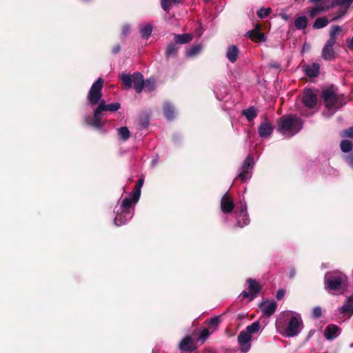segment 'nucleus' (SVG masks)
Returning <instances> with one entry per match:
<instances>
[{
	"label": "nucleus",
	"mask_w": 353,
	"mask_h": 353,
	"mask_svg": "<svg viewBox=\"0 0 353 353\" xmlns=\"http://www.w3.org/2000/svg\"><path fill=\"white\" fill-rule=\"evenodd\" d=\"M103 87V79L99 77L92 85L88 91L87 99L92 105L99 104L97 109L103 114V112H116L121 108L118 102L106 104L104 99H102V89Z\"/></svg>",
	"instance_id": "nucleus-1"
},
{
	"label": "nucleus",
	"mask_w": 353,
	"mask_h": 353,
	"mask_svg": "<svg viewBox=\"0 0 353 353\" xmlns=\"http://www.w3.org/2000/svg\"><path fill=\"white\" fill-rule=\"evenodd\" d=\"M349 286L347 275L339 270L327 272L324 276L325 290L334 294H343Z\"/></svg>",
	"instance_id": "nucleus-2"
},
{
	"label": "nucleus",
	"mask_w": 353,
	"mask_h": 353,
	"mask_svg": "<svg viewBox=\"0 0 353 353\" xmlns=\"http://www.w3.org/2000/svg\"><path fill=\"white\" fill-rule=\"evenodd\" d=\"M321 99L325 108L329 110H337L342 108L347 102L344 94L339 93L338 88L334 85L323 88L321 91Z\"/></svg>",
	"instance_id": "nucleus-3"
},
{
	"label": "nucleus",
	"mask_w": 353,
	"mask_h": 353,
	"mask_svg": "<svg viewBox=\"0 0 353 353\" xmlns=\"http://www.w3.org/2000/svg\"><path fill=\"white\" fill-rule=\"evenodd\" d=\"M119 78L123 89H130L133 84L137 93H141L144 88V84H145L143 75L139 72H134L132 74L122 73Z\"/></svg>",
	"instance_id": "nucleus-4"
},
{
	"label": "nucleus",
	"mask_w": 353,
	"mask_h": 353,
	"mask_svg": "<svg viewBox=\"0 0 353 353\" xmlns=\"http://www.w3.org/2000/svg\"><path fill=\"white\" fill-rule=\"evenodd\" d=\"M302 127V121L297 117L292 114L284 115L279 118L278 131L281 133L291 132L292 134H296Z\"/></svg>",
	"instance_id": "nucleus-5"
},
{
	"label": "nucleus",
	"mask_w": 353,
	"mask_h": 353,
	"mask_svg": "<svg viewBox=\"0 0 353 353\" xmlns=\"http://www.w3.org/2000/svg\"><path fill=\"white\" fill-rule=\"evenodd\" d=\"M353 0H333L330 6H326L327 9H330L336 6H340L339 10L330 15L332 16V21H336L346 14Z\"/></svg>",
	"instance_id": "nucleus-6"
},
{
	"label": "nucleus",
	"mask_w": 353,
	"mask_h": 353,
	"mask_svg": "<svg viewBox=\"0 0 353 353\" xmlns=\"http://www.w3.org/2000/svg\"><path fill=\"white\" fill-rule=\"evenodd\" d=\"M254 164V162L253 157L252 155H248L243 161L241 167V172L236 176V179H240L242 183H244L248 179H250Z\"/></svg>",
	"instance_id": "nucleus-7"
},
{
	"label": "nucleus",
	"mask_w": 353,
	"mask_h": 353,
	"mask_svg": "<svg viewBox=\"0 0 353 353\" xmlns=\"http://www.w3.org/2000/svg\"><path fill=\"white\" fill-rule=\"evenodd\" d=\"M248 292L243 291L241 294L243 299H250V301H252L256 295L261 291L262 286L260 285L258 281L254 279L249 278L247 280Z\"/></svg>",
	"instance_id": "nucleus-8"
},
{
	"label": "nucleus",
	"mask_w": 353,
	"mask_h": 353,
	"mask_svg": "<svg viewBox=\"0 0 353 353\" xmlns=\"http://www.w3.org/2000/svg\"><path fill=\"white\" fill-rule=\"evenodd\" d=\"M302 321L299 316H292L285 329L286 336L293 337L298 335L300 332L299 327Z\"/></svg>",
	"instance_id": "nucleus-9"
},
{
	"label": "nucleus",
	"mask_w": 353,
	"mask_h": 353,
	"mask_svg": "<svg viewBox=\"0 0 353 353\" xmlns=\"http://www.w3.org/2000/svg\"><path fill=\"white\" fill-rule=\"evenodd\" d=\"M302 101L306 108L312 109L317 104V96L312 89H305L303 93Z\"/></svg>",
	"instance_id": "nucleus-10"
},
{
	"label": "nucleus",
	"mask_w": 353,
	"mask_h": 353,
	"mask_svg": "<svg viewBox=\"0 0 353 353\" xmlns=\"http://www.w3.org/2000/svg\"><path fill=\"white\" fill-rule=\"evenodd\" d=\"M102 114L97 108L94 110L93 117H88L85 119V123L96 128V129H101L103 126V123L101 121Z\"/></svg>",
	"instance_id": "nucleus-11"
},
{
	"label": "nucleus",
	"mask_w": 353,
	"mask_h": 353,
	"mask_svg": "<svg viewBox=\"0 0 353 353\" xmlns=\"http://www.w3.org/2000/svg\"><path fill=\"white\" fill-rule=\"evenodd\" d=\"M273 126L268 121V119L264 116V121H263L259 126L258 132L261 137L267 138L271 135L273 132Z\"/></svg>",
	"instance_id": "nucleus-12"
},
{
	"label": "nucleus",
	"mask_w": 353,
	"mask_h": 353,
	"mask_svg": "<svg viewBox=\"0 0 353 353\" xmlns=\"http://www.w3.org/2000/svg\"><path fill=\"white\" fill-rule=\"evenodd\" d=\"M259 307L261 309L263 315L270 317L276 312L277 304L275 301L269 302L266 301L260 303Z\"/></svg>",
	"instance_id": "nucleus-13"
},
{
	"label": "nucleus",
	"mask_w": 353,
	"mask_h": 353,
	"mask_svg": "<svg viewBox=\"0 0 353 353\" xmlns=\"http://www.w3.org/2000/svg\"><path fill=\"white\" fill-rule=\"evenodd\" d=\"M234 208V203L232 199V197L225 194L221 200V209L225 214H229L233 211Z\"/></svg>",
	"instance_id": "nucleus-14"
},
{
	"label": "nucleus",
	"mask_w": 353,
	"mask_h": 353,
	"mask_svg": "<svg viewBox=\"0 0 353 353\" xmlns=\"http://www.w3.org/2000/svg\"><path fill=\"white\" fill-rule=\"evenodd\" d=\"M342 31L339 26H332L329 31V39L326 41L325 46L333 48L336 43V37Z\"/></svg>",
	"instance_id": "nucleus-15"
},
{
	"label": "nucleus",
	"mask_w": 353,
	"mask_h": 353,
	"mask_svg": "<svg viewBox=\"0 0 353 353\" xmlns=\"http://www.w3.org/2000/svg\"><path fill=\"white\" fill-rule=\"evenodd\" d=\"M179 349L182 352H193L196 349V346L193 345V339L190 336H186L179 343Z\"/></svg>",
	"instance_id": "nucleus-16"
},
{
	"label": "nucleus",
	"mask_w": 353,
	"mask_h": 353,
	"mask_svg": "<svg viewBox=\"0 0 353 353\" xmlns=\"http://www.w3.org/2000/svg\"><path fill=\"white\" fill-rule=\"evenodd\" d=\"M340 328L334 324L328 325L324 331V335L327 340H333L339 336Z\"/></svg>",
	"instance_id": "nucleus-17"
},
{
	"label": "nucleus",
	"mask_w": 353,
	"mask_h": 353,
	"mask_svg": "<svg viewBox=\"0 0 353 353\" xmlns=\"http://www.w3.org/2000/svg\"><path fill=\"white\" fill-rule=\"evenodd\" d=\"M320 65L319 63H312L303 66V71L309 77H316L319 74Z\"/></svg>",
	"instance_id": "nucleus-18"
},
{
	"label": "nucleus",
	"mask_w": 353,
	"mask_h": 353,
	"mask_svg": "<svg viewBox=\"0 0 353 353\" xmlns=\"http://www.w3.org/2000/svg\"><path fill=\"white\" fill-rule=\"evenodd\" d=\"M132 217V214L121 211L118 212L114 218V224L117 226L125 224L129 219Z\"/></svg>",
	"instance_id": "nucleus-19"
},
{
	"label": "nucleus",
	"mask_w": 353,
	"mask_h": 353,
	"mask_svg": "<svg viewBox=\"0 0 353 353\" xmlns=\"http://www.w3.org/2000/svg\"><path fill=\"white\" fill-rule=\"evenodd\" d=\"M239 53V50L236 46H229L226 53V57L231 63H234L238 59Z\"/></svg>",
	"instance_id": "nucleus-20"
},
{
	"label": "nucleus",
	"mask_w": 353,
	"mask_h": 353,
	"mask_svg": "<svg viewBox=\"0 0 353 353\" xmlns=\"http://www.w3.org/2000/svg\"><path fill=\"white\" fill-rule=\"evenodd\" d=\"M341 313L348 314L349 316L353 314V295L349 296L344 305L339 309Z\"/></svg>",
	"instance_id": "nucleus-21"
},
{
	"label": "nucleus",
	"mask_w": 353,
	"mask_h": 353,
	"mask_svg": "<svg viewBox=\"0 0 353 353\" xmlns=\"http://www.w3.org/2000/svg\"><path fill=\"white\" fill-rule=\"evenodd\" d=\"M134 203L132 201V197H125L123 199L121 205L120 206V210L125 212H127L130 214H132V210L134 211L132 208V204Z\"/></svg>",
	"instance_id": "nucleus-22"
},
{
	"label": "nucleus",
	"mask_w": 353,
	"mask_h": 353,
	"mask_svg": "<svg viewBox=\"0 0 353 353\" xmlns=\"http://www.w3.org/2000/svg\"><path fill=\"white\" fill-rule=\"evenodd\" d=\"M321 57L324 60L327 61L334 60L336 57L334 48L324 46L322 49Z\"/></svg>",
	"instance_id": "nucleus-23"
},
{
	"label": "nucleus",
	"mask_w": 353,
	"mask_h": 353,
	"mask_svg": "<svg viewBox=\"0 0 353 353\" xmlns=\"http://www.w3.org/2000/svg\"><path fill=\"white\" fill-rule=\"evenodd\" d=\"M192 39V34L184 33L181 34H174V41L176 44H185L190 42Z\"/></svg>",
	"instance_id": "nucleus-24"
},
{
	"label": "nucleus",
	"mask_w": 353,
	"mask_h": 353,
	"mask_svg": "<svg viewBox=\"0 0 353 353\" xmlns=\"http://www.w3.org/2000/svg\"><path fill=\"white\" fill-rule=\"evenodd\" d=\"M179 50L178 45L174 43H170L168 45L165 50V56L167 59L175 57L177 56Z\"/></svg>",
	"instance_id": "nucleus-25"
},
{
	"label": "nucleus",
	"mask_w": 353,
	"mask_h": 353,
	"mask_svg": "<svg viewBox=\"0 0 353 353\" xmlns=\"http://www.w3.org/2000/svg\"><path fill=\"white\" fill-rule=\"evenodd\" d=\"M163 111L167 119L171 120L174 117V108L169 102L164 103Z\"/></svg>",
	"instance_id": "nucleus-26"
},
{
	"label": "nucleus",
	"mask_w": 353,
	"mask_h": 353,
	"mask_svg": "<svg viewBox=\"0 0 353 353\" xmlns=\"http://www.w3.org/2000/svg\"><path fill=\"white\" fill-rule=\"evenodd\" d=\"M242 114L246 117L248 121H252L258 115V110L254 106H251L242 111Z\"/></svg>",
	"instance_id": "nucleus-27"
},
{
	"label": "nucleus",
	"mask_w": 353,
	"mask_h": 353,
	"mask_svg": "<svg viewBox=\"0 0 353 353\" xmlns=\"http://www.w3.org/2000/svg\"><path fill=\"white\" fill-rule=\"evenodd\" d=\"M246 35L252 41L261 42L265 41L266 38L265 34L261 32L248 31Z\"/></svg>",
	"instance_id": "nucleus-28"
},
{
	"label": "nucleus",
	"mask_w": 353,
	"mask_h": 353,
	"mask_svg": "<svg viewBox=\"0 0 353 353\" xmlns=\"http://www.w3.org/2000/svg\"><path fill=\"white\" fill-rule=\"evenodd\" d=\"M252 339V336L245 330H242L238 336V342L242 347L248 343Z\"/></svg>",
	"instance_id": "nucleus-29"
},
{
	"label": "nucleus",
	"mask_w": 353,
	"mask_h": 353,
	"mask_svg": "<svg viewBox=\"0 0 353 353\" xmlns=\"http://www.w3.org/2000/svg\"><path fill=\"white\" fill-rule=\"evenodd\" d=\"M308 23L307 18L305 16H301L294 20V26L298 30H304Z\"/></svg>",
	"instance_id": "nucleus-30"
},
{
	"label": "nucleus",
	"mask_w": 353,
	"mask_h": 353,
	"mask_svg": "<svg viewBox=\"0 0 353 353\" xmlns=\"http://www.w3.org/2000/svg\"><path fill=\"white\" fill-rule=\"evenodd\" d=\"M328 23L329 21L326 17H319L314 21L312 27L314 29L323 28L327 26Z\"/></svg>",
	"instance_id": "nucleus-31"
},
{
	"label": "nucleus",
	"mask_w": 353,
	"mask_h": 353,
	"mask_svg": "<svg viewBox=\"0 0 353 353\" xmlns=\"http://www.w3.org/2000/svg\"><path fill=\"white\" fill-rule=\"evenodd\" d=\"M340 148L343 152H351L353 148V143L351 141L347 139H343L341 141Z\"/></svg>",
	"instance_id": "nucleus-32"
},
{
	"label": "nucleus",
	"mask_w": 353,
	"mask_h": 353,
	"mask_svg": "<svg viewBox=\"0 0 353 353\" xmlns=\"http://www.w3.org/2000/svg\"><path fill=\"white\" fill-rule=\"evenodd\" d=\"M221 321V316H216L213 318H211L208 321V328H209L210 330H213V332H214L217 329Z\"/></svg>",
	"instance_id": "nucleus-33"
},
{
	"label": "nucleus",
	"mask_w": 353,
	"mask_h": 353,
	"mask_svg": "<svg viewBox=\"0 0 353 353\" xmlns=\"http://www.w3.org/2000/svg\"><path fill=\"white\" fill-rule=\"evenodd\" d=\"M201 50H202L201 45L199 44V45L193 46L187 50L186 56L188 57H194V56L197 55L201 51Z\"/></svg>",
	"instance_id": "nucleus-34"
},
{
	"label": "nucleus",
	"mask_w": 353,
	"mask_h": 353,
	"mask_svg": "<svg viewBox=\"0 0 353 353\" xmlns=\"http://www.w3.org/2000/svg\"><path fill=\"white\" fill-rule=\"evenodd\" d=\"M213 330H210L209 328H203L200 333L199 336L197 339V341L201 343H203L209 337V336L212 334Z\"/></svg>",
	"instance_id": "nucleus-35"
},
{
	"label": "nucleus",
	"mask_w": 353,
	"mask_h": 353,
	"mask_svg": "<svg viewBox=\"0 0 353 353\" xmlns=\"http://www.w3.org/2000/svg\"><path fill=\"white\" fill-rule=\"evenodd\" d=\"M152 31V26L151 24H147L140 29V34L143 39H147L151 34Z\"/></svg>",
	"instance_id": "nucleus-36"
},
{
	"label": "nucleus",
	"mask_w": 353,
	"mask_h": 353,
	"mask_svg": "<svg viewBox=\"0 0 353 353\" xmlns=\"http://www.w3.org/2000/svg\"><path fill=\"white\" fill-rule=\"evenodd\" d=\"M118 134L123 141H127L130 137V132L127 127H121L119 128Z\"/></svg>",
	"instance_id": "nucleus-37"
},
{
	"label": "nucleus",
	"mask_w": 353,
	"mask_h": 353,
	"mask_svg": "<svg viewBox=\"0 0 353 353\" xmlns=\"http://www.w3.org/2000/svg\"><path fill=\"white\" fill-rule=\"evenodd\" d=\"M260 330V323L257 321L253 322L251 325L246 327L245 330L252 336V334L256 333Z\"/></svg>",
	"instance_id": "nucleus-38"
},
{
	"label": "nucleus",
	"mask_w": 353,
	"mask_h": 353,
	"mask_svg": "<svg viewBox=\"0 0 353 353\" xmlns=\"http://www.w3.org/2000/svg\"><path fill=\"white\" fill-rule=\"evenodd\" d=\"M145 84H144V88L148 92H152L155 90L156 84L155 81L152 79H146L145 81Z\"/></svg>",
	"instance_id": "nucleus-39"
},
{
	"label": "nucleus",
	"mask_w": 353,
	"mask_h": 353,
	"mask_svg": "<svg viewBox=\"0 0 353 353\" xmlns=\"http://www.w3.org/2000/svg\"><path fill=\"white\" fill-rule=\"evenodd\" d=\"M141 188H138L137 186L135 185V187L131 194V196L132 197V201H134V203H137L138 201L139 200L140 196H141Z\"/></svg>",
	"instance_id": "nucleus-40"
},
{
	"label": "nucleus",
	"mask_w": 353,
	"mask_h": 353,
	"mask_svg": "<svg viewBox=\"0 0 353 353\" xmlns=\"http://www.w3.org/2000/svg\"><path fill=\"white\" fill-rule=\"evenodd\" d=\"M325 10H327L325 6H319L314 8H312L310 11V16L313 18L318 13L325 11Z\"/></svg>",
	"instance_id": "nucleus-41"
},
{
	"label": "nucleus",
	"mask_w": 353,
	"mask_h": 353,
	"mask_svg": "<svg viewBox=\"0 0 353 353\" xmlns=\"http://www.w3.org/2000/svg\"><path fill=\"white\" fill-rule=\"evenodd\" d=\"M240 216H243L242 220H239L237 221V225L240 228H243L244 226L247 225L250 223V219L248 216V214L245 213L243 214H241Z\"/></svg>",
	"instance_id": "nucleus-42"
},
{
	"label": "nucleus",
	"mask_w": 353,
	"mask_h": 353,
	"mask_svg": "<svg viewBox=\"0 0 353 353\" xmlns=\"http://www.w3.org/2000/svg\"><path fill=\"white\" fill-rule=\"evenodd\" d=\"M271 12V9L261 8L257 11V16L261 19L267 17Z\"/></svg>",
	"instance_id": "nucleus-43"
},
{
	"label": "nucleus",
	"mask_w": 353,
	"mask_h": 353,
	"mask_svg": "<svg viewBox=\"0 0 353 353\" xmlns=\"http://www.w3.org/2000/svg\"><path fill=\"white\" fill-rule=\"evenodd\" d=\"M341 137L350 138L353 139V126L343 130L341 133Z\"/></svg>",
	"instance_id": "nucleus-44"
},
{
	"label": "nucleus",
	"mask_w": 353,
	"mask_h": 353,
	"mask_svg": "<svg viewBox=\"0 0 353 353\" xmlns=\"http://www.w3.org/2000/svg\"><path fill=\"white\" fill-rule=\"evenodd\" d=\"M171 3L172 0H161V5L162 9L164 11L168 12L170 9Z\"/></svg>",
	"instance_id": "nucleus-45"
},
{
	"label": "nucleus",
	"mask_w": 353,
	"mask_h": 353,
	"mask_svg": "<svg viewBox=\"0 0 353 353\" xmlns=\"http://www.w3.org/2000/svg\"><path fill=\"white\" fill-rule=\"evenodd\" d=\"M322 315V310L320 307H315L312 310V316L315 319H319Z\"/></svg>",
	"instance_id": "nucleus-46"
},
{
	"label": "nucleus",
	"mask_w": 353,
	"mask_h": 353,
	"mask_svg": "<svg viewBox=\"0 0 353 353\" xmlns=\"http://www.w3.org/2000/svg\"><path fill=\"white\" fill-rule=\"evenodd\" d=\"M345 159L348 165L353 169V151L346 155Z\"/></svg>",
	"instance_id": "nucleus-47"
},
{
	"label": "nucleus",
	"mask_w": 353,
	"mask_h": 353,
	"mask_svg": "<svg viewBox=\"0 0 353 353\" xmlns=\"http://www.w3.org/2000/svg\"><path fill=\"white\" fill-rule=\"evenodd\" d=\"M139 125L143 128H146L149 125V118L148 116L145 117L143 119H141L139 121Z\"/></svg>",
	"instance_id": "nucleus-48"
},
{
	"label": "nucleus",
	"mask_w": 353,
	"mask_h": 353,
	"mask_svg": "<svg viewBox=\"0 0 353 353\" xmlns=\"http://www.w3.org/2000/svg\"><path fill=\"white\" fill-rule=\"evenodd\" d=\"M285 291L283 289H280L277 291L276 294V298L277 300H281L284 295H285Z\"/></svg>",
	"instance_id": "nucleus-49"
},
{
	"label": "nucleus",
	"mask_w": 353,
	"mask_h": 353,
	"mask_svg": "<svg viewBox=\"0 0 353 353\" xmlns=\"http://www.w3.org/2000/svg\"><path fill=\"white\" fill-rule=\"evenodd\" d=\"M245 213H248L247 212V206L244 203H241V207H240V210H239V214L240 215L241 214H245Z\"/></svg>",
	"instance_id": "nucleus-50"
},
{
	"label": "nucleus",
	"mask_w": 353,
	"mask_h": 353,
	"mask_svg": "<svg viewBox=\"0 0 353 353\" xmlns=\"http://www.w3.org/2000/svg\"><path fill=\"white\" fill-rule=\"evenodd\" d=\"M121 50V46L119 44H117L112 48V52L113 54H118Z\"/></svg>",
	"instance_id": "nucleus-51"
},
{
	"label": "nucleus",
	"mask_w": 353,
	"mask_h": 353,
	"mask_svg": "<svg viewBox=\"0 0 353 353\" xmlns=\"http://www.w3.org/2000/svg\"><path fill=\"white\" fill-rule=\"evenodd\" d=\"M144 183V177L143 176H141V178H139V179L137 181V183H136V186H137L138 188H142L143 185Z\"/></svg>",
	"instance_id": "nucleus-52"
},
{
	"label": "nucleus",
	"mask_w": 353,
	"mask_h": 353,
	"mask_svg": "<svg viewBox=\"0 0 353 353\" xmlns=\"http://www.w3.org/2000/svg\"><path fill=\"white\" fill-rule=\"evenodd\" d=\"M346 43H347V47L350 49L353 50V37L350 39H347Z\"/></svg>",
	"instance_id": "nucleus-53"
},
{
	"label": "nucleus",
	"mask_w": 353,
	"mask_h": 353,
	"mask_svg": "<svg viewBox=\"0 0 353 353\" xmlns=\"http://www.w3.org/2000/svg\"><path fill=\"white\" fill-rule=\"evenodd\" d=\"M296 269L294 268H291L290 270V272H289V277L290 279L294 278L296 275Z\"/></svg>",
	"instance_id": "nucleus-54"
},
{
	"label": "nucleus",
	"mask_w": 353,
	"mask_h": 353,
	"mask_svg": "<svg viewBox=\"0 0 353 353\" xmlns=\"http://www.w3.org/2000/svg\"><path fill=\"white\" fill-rule=\"evenodd\" d=\"M261 26L260 23H256L255 25V27L253 30H252L251 31H253V32H261Z\"/></svg>",
	"instance_id": "nucleus-55"
},
{
	"label": "nucleus",
	"mask_w": 353,
	"mask_h": 353,
	"mask_svg": "<svg viewBox=\"0 0 353 353\" xmlns=\"http://www.w3.org/2000/svg\"><path fill=\"white\" fill-rule=\"evenodd\" d=\"M129 30H130V27L129 26H124L123 28V34H125V35L127 34V33L129 32Z\"/></svg>",
	"instance_id": "nucleus-56"
},
{
	"label": "nucleus",
	"mask_w": 353,
	"mask_h": 353,
	"mask_svg": "<svg viewBox=\"0 0 353 353\" xmlns=\"http://www.w3.org/2000/svg\"><path fill=\"white\" fill-rule=\"evenodd\" d=\"M245 315L244 314H239L237 316V319L242 320V319H245Z\"/></svg>",
	"instance_id": "nucleus-57"
},
{
	"label": "nucleus",
	"mask_w": 353,
	"mask_h": 353,
	"mask_svg": "<svg viewBox=\"0 0 353 353\" xmlns=\"http://www.w3.org/2000/svg\"><path fill=\"white\" fill-rule=\"evenodd\" d=\"M174 3L179 4L181 2V0H172Z\"/></svg>",
	"instance_id": "nucleus-58"
},
{
	"label": "nucleus",
	"mask_w": 353,
	"mask_h": 353,
	"mask_svg": "<svg viewBox=\"0 0 353 353\" xmlns=\"http://www.w3.org/2000/svg\"><path fill=\"white\" fill-rule=\"evenodd\" d=\"M332 1L333 0H327V2L329 3L327 6H330Z\"/></svg>",
	"instance_id": "nucleus-59"
}]
</instances>
